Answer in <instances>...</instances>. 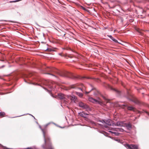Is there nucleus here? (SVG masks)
<instances>
[{
    "label": "nucleus",
    "instance_id": "14",
    "mask_svg": "<svg viewBox=\"0 0 149 149\" xmlns=\"http://www.w3.org/2000/svg\"><path fill=\"white\" fill-rule=\"evenodd\" d=\"M79 115L81 117L86 118L87 115H88V114L86 113L82 112L81 113H80Z\"/></svg>",
    "mask_w": 149,
    "mask_h": 149
},
{
    "label": "nucleus",
    "instance_id": "35",
    "mask_svg": "<svg viewBox=\"0 0 149 149\" xmlns=\"http://www.w3.org/2000/svg\"><path fill=\"white\" fill-rule=\"evenodd\" d=\"M79 89H80L81 91H82L83 92L81 88H79Z\"/></svg>",
    "mask_w": 149,
    "mask_h": 149
},
{
    "label": "nucleus",
    "instance_id": "17",
    "mask_svg": "<svg viewBox=\"0 0 149 149\" xmlns=\"http://www.w3.org/2000/svg\"><path fill=\"white\" fill-rule=\"evenodd\" d=\"M120 128H112L111 130L113 131H115L117 132H119Z\"/></svg>",
    "mask_w": 149,
    "mask_h": 149
},
{
    "label": "nucleus",
    "instance_id": "33",
    "mask_svg": "<svg viewBox=\"0 0 149 149\" xmlns=\"http://www.w3.org/2000/svg\"><path fill=\"white\" fill-rule=\"evenodd\" d=\"M103 97L105 100H106V99L105 97Z\"/></svg>",
    "mask_w": 149,
    "mask_h": 149
},
{
    "label": "nucleus",
    "instance_id": "46",
    "mask_svg": "<svg viewBox=\"0 0 149 149\" xmlns=\"http://www.w3.org/2000/svg\"><path fill=\"white\" fill-rule=\"evenodd\" d=\"M32 116H33V117L34 118H35V117H34L33 116H32Z\"/></svg>",
    "mask_w": 149,
    "mask_h": 149
},
{
    "label": "nucleus",
    "instance_id": "1",
    "mask_svg": "<svg viewBox=\"0 0 149 149\" xmlns=\"http://www.w3.org/2000/svg\"><path fill=\"white\" fill-rule=\"evenodd\" d=\"M39 127L42 131L45 141V145H42V148L45 149H53L51 146L50 139L48 136H46L45 131L42 129L41 126L39 125Z\"/></svg>",
    "mask_w": 149,
    "mask_h": 149
},
{
    "label": "nucleus",
    "instance_id": "9",
    "mask_svg": "<svg viewBox=\"0 0 149 149\" xmlns=\"http://www.w3.org/2000/svg\"><path fill=\"white\" fill-rule=\"evenodd\" d=\"M127 149H138V146L134 144H127L126 146Z\"/></svg>",
    "mask_w": 149,
    "mask_h": 149
},
{
    "label": "nucleus",
    "instance_id": "5",
    "mask_svg": "<svg viewBox=\"0 0 149 149\" xmlns=\"http://www.w3.org/2000/svg\"><path fill=\"white\" fill-rule=\"evenodd\" d=\"M79 107L86 109L87 111H91V108L82 102H79Z\"/></svg>",
    "mask_w": 149,
    "mask_h": 149
},
{
    "label": "nucleus",
    "instance_id": "22",
    "mask_svg": "<svg viewBox=\"0 0 149 149\" xmlns=\"http://www.w3.org/2000/svg\"><path fill=\"white\" fill-rule=\"evenodd\" d=\"M119 132H123L124 131H125L122 128H120V130H119Z\"/></svg>",
    "mask_w": 149,
    "mask_h": 149
},
{
    "label": "nucleus",
    "instance_id": "2",
    "mask_svg": "<svg viewBox=\"0 0 149 149\" xmlns=\"http://www.w3.org/2000/svg\"><path fill=\"white\" fill-rule=\"evenodd\" d=\"M126 98L129 100L131 101L136 104H139L140 103L136 98L134 97L132 95L128 92H127V95L125 96Z\"/></svg>",
    "mask_w": 149,
    "mask_h": 149
},
{
    "label": "nucleus",
    "instance_id": "20",
    "mask_svg": "<svg viewBox=\"0 0 149 149\" xmlns=\"http://www.w3.org/2000/svg\"><path fill=\"white\" fill-rule=\"evenodd\" d=\"M65 49L66 50H70L72 52H73L72 50L70 48L67 47L66 46Z\"/></svg>",
    "mask_w": 149,
    "mask_h": 149
},
{
    "label": "nucleus",
    "instance_id": "4",
    "mask_svg": "<svg viewBox=\"0 0 149 149\" xmlns=\"http://www.w3.org/2000/svg\"><path fill=\"white\" fill-rule=\"evenodd\" d=\"M66 77H67L70 79H75L77 78H81L80 76L76 77L73 75L72 73L67 71L66 70ZM84 77H82L83 78H84Z\"/></svg>",
    "mask_w": 149,
    "mask_h": 149
},
{
    "label": "nucleus",
    "instance_id": "29",
    "mask_svg": "<svg viewBox=\"0 0 149 149\" xmlns=\"http://www.w3.org/2000/svg\"><path fill=\"white\" fill-rule=\"evenodd\" d=\"M71 88H75V86L74 85H73L72 86Z\"/></svg>",
    "mask_w": 149,
    "mask_h": 149
},
{
    "label": "nucleus",
    "instance_id": "8",
    "mask_svg": "<svg viewBox=\"0 0 149 149\" xmlns=\"http://www.w3.org/2000/svg\"><path fill=\"white\" fill-rule=\"evenodd\" d=\"M115 126L125 127V123L122 121H118L116 123L114 122V123H113V126Z\"/></svg>",
    "mask_w": 149,
    "mask_h": 149
},
{
    "label": "nucleus",
    "instance_id": "13",
    "mask_svg": "<svg viewBox=\"0 0 149 149\" xmlns=\"http://www.w3.org/2000/svg\"><path fill=\"white\" fill-rule=\"evenodd\" d=\"M125 107H127V109L129 110L134 111V108L132 106H128L127 104H124L123 105Z\"/></svg>",
    "mask_w": 149,
    "mask_h": 149
},
{
    "label": "nucleus",
    "instance_id": "25",
    "mask_svg": "<svg viewBox=\"0 0 149 149\" xmlns=\"http://www.w3.org/2000/svg\"><path fill=\"white\" fill-rule=\"evenodd\" d=\"M115 140L118 142H120V140L119 139H115Z\"/></svg>",
    "mask_w": 149,
    "mask_h": 149
},
{
    "label": "nucleus",
    "instance_id": "48",
    "mask_svg": "<svg viewBox=\"0 0 149 149\" xmlns=\"http://www.w3.org/2000/svg\"><path fill=\"white\" fill-rule=\"evenodd\" d=\"M10 22H13V21H10Z\"/></svg>",
    "mask_w": 149,
    "mask_h": 149
},
{
    "label": "nucleus",
    "instance_id": "38",
    "mask_svg": "<svg viewBox=\"0 0 149 149\" xmlns=\"http://www.w3.org/2000/svg\"><path fill=\"white\" fill-rule=\"evenodd\" d=\"M59 55H61V53H59Z\"/></svg>",
    "mask_w": 149,
    "mask_h": 149
},
{
    "label": "nucleus",
    "instance_id": "23",
    "mask_svg": "<svg viewBox=\"0 0 149 149\" xmlns=\"http://www.w3.org/2000/svg\"><path fill=\"white\" fill-rule=\"evenodd\" d=\"M46 74L51 75H52L53 76H54L55 77H56V76H55L54 74H51L50 73H46Z\"/></svg>",
    "mask_w": 149,
    "mask_h": 149
},
{
    "label": "nucleus",
    "instance_id": "16",
    "mask_svg": "<svg viewBox=\"0 0 149 149\" xmlns=\"http://www.w3.org/2000/svg\"><path fill=\"white\" fill-rule=\"evenodd\" d=\"M109 132L112 134H115L116 136H118L120 134V133L118 132H113L111 131H109Z\"/></svg>",
    "mask_w": 149,
    "mask_h": 149
},
{
    "label": "nucleus",
    "instance_id": "51",
    "mask_svg": "<svg viewBox=\"0 0 149 149\" xmlns=\"http://www.w3.org/2000/svg\"><path fill=\"white\" fill-rule=\"evenodd\" d=\"M1 146V145L0 144V146Z\"/></svg>",
    "mask_w": 149,
    "mask_h": 149
},
{
    "label": "nucleus",
    "instance_id": "47",
    "mask_svg": "<svg viewBox=\"0 0 149 149\" xmlns=\"http://www.w3.org/2000/svg\"><path fill=\"white\" fill-rule=\"evenodd\" d=\"M67 90V89L66 88V89H65V90Z\"/></svg>",
    "mask_w": 149,
    "mask_h": 149
},
{
    "label": "nucleus",
    "instance_id": "37",
    "mask_svg": "<svg viewBox=\"0 0 149 149\" xmlns=\"http://www.w3.org/2000/svg\"><path fill=\"white\" fill-rule=\"evenodd\" d=\"M60 75L61 76H63V74H60Z\"/></svg>",
    "mask_w": 149,
    "mask_h": 149
},
{
    "label": "nucleus",
    "instance_id": "6",
    "mask_svg": "<svg viewBox=\"0 0 149 149\" xmlns=\"http://www.w3.org/2000/svg\"><path fill=\"white\" fill-rule=\"evenodd\" d=\"M100 121L102 123H104L108 126H113V123H114L113 121L110 119H104L102 120H100Z\"/></svg>",
    "mask_w": 149,
    "mask_h": 149
},
{
    "label": "nucleus",
    "instance_id": "39",
    "mask_svg": "<svg viewBox=\"0 0 149 149\" xmlns=\"http://www.w3.org/2000/svg\"><path fill=\"white\" fill-rule=\"evenodd\" d=\"M0 61H3V60H0Z\"/></svg>",
    "mask_w": 149,
    "mask_h": 149
},
{
    "label": "nucleus",
    "instance_id": "44",
    "mask_svg": "<svg viewBox=\"0 0 149 149\" xmlns=\"http://www.w3.org/2000/svg\"><path fill=\"white\" fill-rule=\"evenodd\" d=\"M53 123L56 125V124L55 123Z\"/></svg>",
    "mask_w": 149,
    "mask_h": 149
},
{
    "label": "nucleus",
    "instance_id": "52",
    "mask_svg": "<svg viewBox=\"0 0 149 149\" xmlns=\"http://www.w3.org/2000/svg\"><path fill=\"white\" fill-rule=\"evenodd\" d=\"M149 1V0H148Z\"/></svg>",
    "mask_w": 149,
    "mask_h": 149
},
{
    "label": "nucleus",
    "instance_id": "19",
    "mask_svg": "<svg viewBox=\"0 0 149 149\" xmlns=\"http://www.w3.org/2000/svg\"><path fill=\"white\" fill-rule=\"evenodd\" d=\"M5 115V113L4 112H0V116H3Z\"/></svg>",
    "mask_w": 149,
    "mask_h": 149
},
{
    "label": "nucleus",
    "instance_id": "28",
    "mask_svg": "<svg viewBox=\"0 0 149 149\" xmlns=\"http://www.w3.org/2000/svg\"><path fill=\"white\" fill-rule=\"evenodd\" d=\"M125 1V2L124 3V4H125L127 3V0H124Z\"/></svg>",
    "mask_w": 149,
    "mask_h": 149
},
{
    "label": "nucleus",
    "instance_id": "49",
    "mask_svg": "<svg viewBox=\"0 0 149 149\" xmlns=\"http://www.w3.org/2000/svg\"><path fill=\"white\" fill-rule=\"evenodd\" d=\"M64 36H65V34H64Z\"/></svg>",
    "mask_w": 149,
    "mask_h": 149
},
{
    "label": "nucleus",
    "instance_id": "11",
    "mask_svg": "<svg viewBox=\"0 0 149 149\" xmlns=\"http://www.w3.org/2000/svg\"><path fill=\"white\" fill-rule=\"evenodd\" d=\"M127 128V129L130 130L132 129V125L130 123L128 124L125 123V126Z\"/></svg>",
    "mask_w": 149,
    "mask_h": 149
},
{
    "label": "nucleus",
    "instance_id": "3",
    "mask_svg": "<svg viewBox=\"0 0 149 149\" xmlns=\"http://www.w3.org/2000/svg\"><path fill=\"white\" fill-rule=\"evenodd\" d=\"M103 85V86L105 87L106 88H109L111 89V90L115 91L116 92V93H117V94L118 95L120 96L121 95V92L120 91L118 90L115 88H113L109 84L107 83H104Z\"/></svg>",
    "mask_w": 149,
    "mask_h": 149
},
{
    "label": "nucleus",
    "instance_id": "21",
    "mask_svg": "<svg viewBox=\"0 0 149 149\" xmlns=\"http://www.w3.org/2000/svg\"><path fill=\"white\" fill-rule=\"evenodd\" d=\"M82 7V9L83 10H85L86 11H88V9L84 7Z\"/></svg>",
    "mask_w": 149,
    "mask_h": 149
},
{
    "label": "nucleus",
    "instance_id": "30",
    "mask_svg": "<svg viewBox=\"0 0 149 149\" xmlns=\"http://www.w3.org/2000/svg\"><path fill=\"white\" fill-rule=\"evenodd\" d=\"M44 88L45 90H47V91H48V92H49V93H50V91H48V90H47V89H46V88Z\"/></svg>",
    "mask_w": 149,
    "mask_h": 149
},
{
    "label": "nucleus",
    "instance_id": "12",
    "mask_svg": "<svg viewBox=\"0 0 149 149\" xmlns=\"http://www.w3.org/2000/svg\"><path fill=\"white\" fill-rule=\"evenodd\" d=\"M107 36L110 38L111 40H112L113 42H114L115 43H118L121 44V43L118 42V40L116 39H115L114 38L111 36V35H107Z\"/></svg>",
    "mask_w": 149,
    "mask_h": 149
},
{
    "label": "nucleus",
    "instance_id": "43",
    "mask_svg": "<svg viewBox=\"0 0 149 149\" xmlns=\"http://www.w3.org/2000/svg\"><path fill=\"white\" fill-rule=\"evenodd\" d=\"M139 33H141V32H139Z\"/></svg>",
    "mask_w": 149,
    "mask_h": 149
},
{
    "label": "nucleus",
    "instance_id": "24",
    "mask_svg": "<svg viewBox=\"0 0 149 149\" xmlns=\"http://www.w3.org/2000/svg\"><path fill=\"white\" fill-rule=\"evenodd\" d=\"M144 112H145L148 116H149V113L147 111H145V110H143Z\"/></svg>",
    "mask_w": 149,
    "mask_h": 149
},
{
    "label": "nucleus",
    "instance_id": "42",
    "mask_svg": "<svg viewBox=\"0 0 149 149\" xmlns=\"http://www.w3.org/2000/svg\"><path fill=\"white\" fill-rule=\"evenodd\" d=\"M69 57H70V58H71L72 57V56H69Z\"/></svg>",
    "mask_w": 149,
    "mask_h": 149
},
{
    "label": "nucleus",
    "instance_id": "40",
    "mask_svg": "<svg viewBox=\"0 0 149 149\" xmlns=\"http://www.w3.org/2000/svg\"><path fill=\"white\" fill-rule=\"evenodd\" d=\"M59 127H61V128H62L60 126H58Z\"/></svg>",
    "mask_w": 149,
    "mask_h": 149
},
{
    "label": "nucleus",
    "instance_id": "32",
    "mask_svg": "<svg viewBox=\"0 0 149 149\" xmlns=\"http://www.w3.org/2000/svg\"><path fill=\"white\" fill-rule=\"evenodd\" d=\"M104 127L106 128H107L108 127L107 125H104Z\"/></svg>",
    "mask_w": 149,
    "mask_h": 149
},
{
    "label": "nucleus",
    "instance_id": "27",
    "mask_svg": "<svg viewBox=\"0 0 149 149\" xmlns=\"http://www.w3.org/2000/svg\"><path fill=\"white\" fill-rule=\"evenodd\" d=\"M77 99V97L76 96H74V100H75Z\"/></svg>",
    "mask_w": 149,
    "mask_h": 149
},
{
    "label": "nucleus",
    "instance_id": "26",
    "mask_svg": "<svg viewBox=\"0 0 149 149\" xmlns=\"http://www.w3.org/2000/svg\"><path fill=\"white\" fill-rule=\"evenodd\" d=\"M5 67V65H3L1 66L0 67V69L3 68L4 67Z\"/></svg>",
    "mask_w": 149,
    "mask_h": 149
},
{
    "label": "nucleus",
    "instance_id": "7",
    "mask_svg": "<svg viewBox=\"0 0 149 149\" xmlns=\"http://www.w3.org/2000/svg\"><path fill=\"white\" fill-rule=\"evenodd\" d=\"M88 101L94 103H98L100 105H102L103 104L102 102L100 101H98L97 100L93 99L92 97H88Z\"/></svg>",
    "mask_w": 149,
    "mask_h": 149
},
{
    "label": "nucleus",
    "instance_id": "45",
    "mask_svg": "<svg viewBox=\"0 0 149 149\" xmlns=\"http://www.w3.org/2000/svg\"><path fill=\"white\" fill-rule=\"evenodd\" d=\"M65 56H66V57L67 56V55L66 54Z\"/></svg>",
    "mask_w": 149,
    "mask_h": 149
},
{
    "label": "nucleus",
    "instance_id": "50",
    "mask_svg": "<svg viewBox=\"0 0 149 149\" xmlns=\"http://www.w3.org/2000/svg\"><path fill=\"white\" fill-rule=\"evenodd\" d=\"M65 118H66V120H67L66 117Z\"/></svg>",
    "mask_w": 149,
    "mask_h": 149
},
{
    "label": "nucleus",
    "instance_id": "34",
    "mask_svg": "<svg viewBox=\"0 0 149 149\" xmlns=\"http://www.w3.org/2000/svg\"><path fill=\"white\" fill-rule=\"evenodd\" d=\"M22 116V115H21V116H16V117H13V118L17 117H19V116Z\"/></svg>",
    "mask_w": 149,
    "mask_h": 149
},
{
    "label": "nucleus",
    "instance_id": "15",
    "mask_svg": "<svg viewBox=\"0 0 149 149\" xmlns=\"http://www.w3.org/2000/svg\"><path fill=\"white\" fill-rule=\"evenodd\" d=\"M76 94L80 97H82L83 95V94L82 93L79 92H76Z\"/></svg>",
    "mask_w": 149,
    "mask_h": 149
},
{
    "label": "nucleus",
    "instance_id": "31",
    "mask_svg": "<svg viewBox=\"0 0 149 149\" xmlns=\"http://www.w3.org/2000/svg\"><path fill=\"white\" fill-rule=\"evenodd\" d=\"M64 101H65L64 100H63V101H64L63 103L62 104H61V106H62V107H63L62 105H63V104H65V103H64Z\"/></svg>",
    "mask_w": 149,
    "mask_h": 149
},
{
    "label": "nucleus",
    "instance_id": "10",
    "mask_svg": "<svg viewBox=\"0 0 149 149\" xmlns=\"http://www.w3.org/2000/svg\"><path fill=\"white\" fill-rule=\"evenodd\" d=\"M58 95V97L61 100L64 99L65 97V95L62 93H59Z\"/></svg>",
    "mask_w": 149,
    "mask_h": 149
},
{
    "label": "nucleus",
    "instance_id": "41",
    "mask_svg": "<svg viewBox=\"0 0 149 149\" xmlns=\"http://www.w3.org/2000/svg\"><path fill=\"white\" fill-rule=\"evenodd\" d=\"M130 1L131 2H132V1H132V0H130Z\"/></svg>",
    "mask_w": 149,
    "mask_h": 149
},
{
    "label": "nucleus",
    "instance_id": "18",
    "mask_svg": "<svg viewBox=\"0 0 149 149\" xmlns=\"http://www.w3.org/2000/svg\"><path fill=\"white\" fill-rule=\"evenodd\" d=\"M91 87H93L91 85ZM94 89H95V88H92L91 89V90L90 91H88V92L86 91L85 92L86 94H88L91 92V91H92L93 90H94Z\"/></svg>",
    "mask_w": 149,
    "mask_h": 149
},
{
    "label": "nucleus",
    "instance_id": "36",
    "mask_svg": "<svg viewBox=\"0 0 149 149\" xmlns=\"http://www.w3.org/2000/svg\"><path fill=\"white\" fill-rule=\"evenodd\" d=\"M68 31H66V32H65V33H66V34L67 33V32H68Z\"/></svg>",
    "mask_w": 149,
    "mask_h": 149
}]
</instances>
